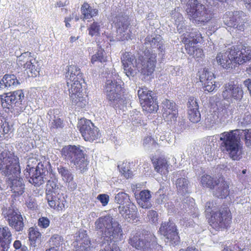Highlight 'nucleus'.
Returning <instances> with one entry per match:
<instances>
[{"instance_id": "obj_56", "label": "nucleus", "mask_w": 251, "mask_h": 251, "mask_svg": "<svg viewBox=\"0 0 251 251\" xmlns=\"http://www.w3.org/2000/svg\"><path fill=\"white\" fill-rule=\"evenodd\" d=\"M13 126H0V137L1 140L3 138H8V136H5L6 134H9V132H12L11 127Z\"/></svg>"}, {"instance_id": "obj_13", "label": "nucleus", "mask_w": 251, "mask_h": 251, "mask_svg": "<svg viewBox=\"0 0 251 251\" xmlns=\"http://www.w3.org/2000/svg\"><path fill=\"white\" fill-rule=\"evenodd\" d=\"M224 23L229 27L233 28L239 33L245 29L246 20L245 14L242 11L226 12L223 17Z\"/></svg>"}, {"instance_id": "obj_64", "label": "nucleus", "mask_w": 251, "mask_h": 251, "mask_svg": "<svg viewBox=\"0 0 251 251\" xmlns=\"http://www.w3.org/2000/svg\"><path fill=\"white\" fill-rule=\"evenodd\" d=\"M195 53L194 54L193 57L196 58H202L203 56V50L201 49L197 48Z\"/></svg>"}, {"instance_id": "obj_25", "label": "nucleus", "mask_w": 251, "mask_h": 251, "mask_svg": "<svg viewBox=\"0 0 251 251\" xmlns=\"http://www.w3.org/2000/svg\"><path fill=\"white\" fill-rule=\"evenodd\" d=\"M188 114L189 120L193 124L200 121L201 114L199 111L198 102L196 99L190 97L187 103Z\"/></svg>"}, {"instance_id": "obj_52", "label": "nucleus", "mask_w": 251, "mask_h": 251, "mask_svg": "<svg viewBox=\"0 0 251 251\" xmlns=\"http://www.w3.org/2000/svg\"><path fill=\"white\" fill-rule=\"evenodd\" d=\"M120 171L122 176L126 179L132 178L133 176L132 172L128 169V167L126 165L122 166Z\"/></svg>"}, {"instance_id": "obj_18", "label": "nucleus", "mask_w": 251, "mask_h": 251, "mask_svg": "<svg viewBox=\"0 0 251 251\" xmlns=\"http://www.w3.org/2000/svg\"><path fill=\"white\" fill-rule=\"evenodd\" d=\"M231 55L233 56L234 63L243 64L251 60V47L245 45L231 47Z\"/></svg>"}, {"instance_id": "obj_62", "label": "nucleus", "mask_w": 251, "mask_h": 251, "mask_svg": "<svg viewBox=\"0 0 251 251\" xmlns=\"http://www.w3.org/2000/svg\"><path fill=\"white\" fill-rule=\"evenodd\" d=\"M90 125H94L92 124L90 120H87L85 118L80 119L78 122L77 126H90Z\"/></svg>"}, {"instance_id": "obj_60", "label": "nucleus", "mask_w": 251, "mask_h": 251, "mask_svg": "<svg viewBox=\"0 0 251 251\" xmlns=\"http://www.w3.org/2000/svg\"><path fill=\"white\" fill-rule=\"evenodd\" d=\"M27 207L31 210H35L37 208L36 201L34 199H29L25 203Z\"/></svg>"}, {"instance_id": "obj_5", "label": "nucleus", "mask_w": 251, "mask_h": 251, "mask_svg": "<svg viewBox=\"0 0 251 251\" xmlns=\"http://www.w3.org/2000/svg\"><path fill=\"white\" fill-rule=\"evenodd\" d=\"M122 83L117 74L112 73L108 76L105 83L104 93L111 106L125 111L130 105V102L129 100L122 97Z\"/></svg>"}, {"instance_id": "obj_51", "label": "nucleus", "mask_w": 251, "mask_h": 251, "mask_svg": "<svg viewBox=\"0 0 251 251\" xmlns=\"http://www.w3.org/2000/svg\"><path fill=\"white\" fill-rule=\"evenodd\" d=\"M141 114L139 112H135L132 115H130L129 120L131 122L132 126H136L138 124H140L141 126L142 125H146L144 123H141V120L140 118Z\"/></svg>"}, {"instance_id": "obj_41", "label": "nucleus", "mask_w": 251, "mask_h": 251, "mask_svg": "<svg viewBox=\"0 0 251 251\" xmlns=\"http://www.w3.org/2000/svg\"><path fill=\"white\" fill-rule=\"evenodd\" d=\"M59 174L62 176L63 179L67 182H70L73 180V176L72 173L66 168L60 166L57 168Z\"/></svg>"}, {"instance_id": "obj_29", "label": "nucleus", "mask_w": 251, "mask_h": 251, "mask_svg": "<svg viewBox=\"0 0 251 251\" xmlns=\"http://www.w3.org/2000/svg\"><path fill=\"white\" fill-rule=\"evenodd\" d=\"M154 170L161 175H166L169 173V166L166 159L162 156L156 157L153 156L151 158Z\"/></svg>"}, {"instance_id": "obj_17", "label": "nucleus", "mask_w": 251, "mask_h": 251, "mask_svg": "<svg viewBox=\"0 0 251 251\" xmlns=\"http://www.w3.org/2000/svg\"><path fill=\"white\" fill-rule=\"evenodd\" d=\"M172 245H176L180 241L177 227L175 224L169 222L162 223L159 231Z\"/></svg>"}, {"instance_id": "obj_32", "label": "nucleus", "mask_w": 251, "mask_h": 251, "mask_svg": "<svg viewBox=\"0 0 251 251\" xmlns=\"http://www.w3.org/2000/svg\"><path fill=\"white\" fill-rule=\"evenodd\" d=\"M151 194L148 190H142L138 195H136V199L139 205L143 208H149L151 204L150 202Z\"/></svg>"}, {"instance_id": "obj_49", "label": "nucleus", "mask_w": 251, "mask_h": 251, "mask_svg": "<svg viewBox=\"0 0 251 251\" xmlns=\"http://www.w3.org/2000/svg\"><path fill=\"white\" fill-rule=\"evenodd\" d=\"M204 88V91L209 92H212L216 90L218 86V84H216L215 81L213 80L206 81V82H201Z\"/></svg>"}, {"instance_id": "obj_31", "label": "nucleus", "mask_w": 251, "mask_h": 251, "mask_svg": "<svg viewBox=\"0 0 251 251\" xmlns=\"http://www.w3.org/2000/svg\"><path fill=\"white\" fill-rule=\"evenodd\" d=\"M19 84L20 82L15 75L5 74L0 80V90L14 88Z\"/></svg>"}, {"instance_id": "obj_43", "label": "nucleus", "mask_w": 251, "mask_h": 251, "mask_svg": "<svg viewBox=\"0 0 251 251\" xmlns=\"http://www.w3.org/2000/svg\"><path fill=\"white\" fill-rule=\"evenodd\" d=\"M104 50H99L98 52L92 56L91 63L94 65H97L98 63H103L106 61V57L104 55Z\"/></svg>"}, {"instance_id": "obj_42", "label": "nucleus", "mask_w": 251, "mask_h": 251, "mask_svg": "<svg viewBox=\"0 0 251 251\" xmlns=\"http://www.w3.org/2000/svg\"><path fill=\"white\" fill-rule=\"evenodd\" d=\"M102 26V23L101 22H94L88 29L89 34L91 36H99Z\"/></svg>"}, {"instance_id": "obj_48", "label": "nucleus", "mask_w": 251, "mask_h": 251, "mask_svg": "<svg viewBox=\"0 0 251 251\" xmlns=\"http://www.w3.org/2000/svg\"><path fill=\"white\" fill-rule=\"evenodd\" d=\"M183 41L185 43V47L187 53L190 56H193L195 53V51L197 49L196 47L195 46V44L192 42L188 41L187 39H183Z\"/></svg>"}, {"instance_id": "obj_2", "label": "nucleus", "mask_w": 251, "mask_h": 251, "mask_svg": "<svg viewBox=\"0 0 251 251\" xmlns=\"http://www.w3.org/2000/svg\"><path fill=\"white\" fill-rule=\"evenodd\" d=\"M242 136L245 137V143L246 146L251 149V129H236L230 132H224L221 134V151L223 152L228 153L233 160H239L242 154V149L239 141Z\"/></svg>"}, {"instance_id": "obj_21", "label": "nucleus", "mask_w": 251, "mask_h": 251, "mask_svg": "<svg viewBox=\"0 0 251 251\" xmlns=\"http://www.w3.org/2000/svg\"><path fill=\"white\" fill-rule=\"evenodd\" d=\"M48 203L51 208L58 211H62L65 209L67 201L63 194L59 193L46 196Z\"/></svg>"}, {"instance_id": "obj_35", "label": "nucleus", "mask_w": 251, "mask_h": 251, "mask_svg": "<svg viewBox=\"0 0 251 251\" xmlns=\"http://www.w3.org/2000/svg\"><path fill=\"white\" fill-rule=\"evenodd\" d=\"M28 237L30 245L35 247L41 242L42 234L37 228L31 227L28 230Z\"/></svg>"}, {"instance_id": "obj_19", "label": "nucleus", "mask_w": 251, "mask_h": 251, "mask_svg": "<svg viewBox=\"0 0 251 251\" xmlns=\"http://www.w3.org/2000/svg\"><path fill=\"white\" fill-rule=\"evenodd\" d=\"M163 117L167 125H175L176 122L178 110L176 104L172 100L165 99L162 102Z\"/></svg>"}, {"instance_id": "obj_38", "label": "nucleus", "mask_w": 251, "mask_h": 251, "mask_svg": "<svg viewBox=\"0 0 251 251\" xmlns=\"http://www.w3.org/2000/svg\"><path fill=\"white\" fill-rule=\"evenodd\" d=\"M81 12L84 16V19H90L97 15L98 10L90 6L87 3H84L81 7Z\"/></svg>"}, {"instance_id": "obj_61", "label": "nucleus", "mask_w": 251, "mask_h": 251, "mask_svg": "<svg viewBox=\"0 0 251 251\" xmlns=\"http://www.w3.org/2000/svg\"><path fill=\"white\" fill-rule=\"evenodd\" d=\"M222 251H243L238 246L234 245L232 247L231 246H226Z\"/></svg>"}, {"instance_id": "obj_6", "label": "nucleus", "mask_w": 251, "mask_h": 251, "mask_svg": "<svg viewBox=\"0 0 251 251\" xmlns=\"http://www.w3.org/2000/svg\"><path fill=\"white\" fill-rule=\"evenodd\" d=\"M222 96V100L217 96L213 97L212 100L216 106L218 117L226 118L229 111V102L240 100L243 96V91L240 85L230 82L224 85Z\"/></svg>"}, {"instance_id": "obj_23", "label": "nucleus", "mask_w": 251, "mask_h": 251, "mask_svg": "<svg viewBox=\"0 0 251 251\" xmlns=\"http://www.w3.org/2000/svg\"><path fill=\"white\" fill-rule=\"evenodd\" d=\"M75 245V251H90L91 242L85 230L79 231L76 234Z\"/></svg>"}, {"instance_id": "obj_58", "label": "nucleus", "mask_w": 251, "mask_h": 251, "mask_svg": "<svg viewBox=\"0 0 251 251\" xmlns=\"http://www.w3.org/2000/svg\"><path fill=\"white\" fill-rule=\"evenodd\" d=\"M13 247L15 251H27V247L25 246H22L21 241L20 240H15L13 243Z\"/></svg>"}, {"instance_id": "obj_46", "label": "nucleus", "mask_w": 251, "mask_h": 251, "mask_svg": "<svg viewBox=\"0 0 251 251\" xmlns=\"http://www.w3.org/2000/svg\"><path fill=\"white\" fill-rule=\"evenodd\" d=\"M32 58L31 57V53L27 51L22 53L17 58V63L19 66L25 68L26 63H28Z\"/></svg>"}, {"instance_id": "obj_26", "label": "nucleus", "mask_w": 251, "mask_h": 251, "mask_svg": "<svg viewBox=\"0 0 251 251\" xmlns=\"http://www.w3.org/2000/svg\"><path fill=\"white\" fill-rule=\"evenodd\" d=\"M12 240V234L7 226H0V251H8Z\"/></svg>"}, {"instance_id": "obj_14", "label": "nucleus", "mask_w": 251, "mask_h": 251, "mask_svg": "<svg viewBox=\"0 0 251 251\" xmlns=\"http://www.w3.org/2000/svg\"><path fill=\"white\" fill-rule=\"evenodd\" d=\"M2 216L7 221L9 226L16 231H22L24 229V219L17 209L12 206L2 208Z\"/></svg>"}, {"instance_id": "obj_44", "label": "nucleus", "mask_w": 251, "mask_h": 251, "mask_svg": "<svg viewBox=\"0 0 251 251\" xmlns=\"http://www.w3.org/2000/svg\"><path fill=\"white\" fill-rule=\"evenodd\" d=\"M188 37H184L183 39H187L188 41L194 43L196 44L198 43H200L202 41V37L201 33L198 30H194L191 32L189 35Z\"/></svg>"}, {"instance_id": "obj_30", "label": "nucleus", "mask_w": 251, "mask_h": 251, "mask_svg": "<svg viewBox=\"0 0 251 251\" xmlns=\"http://www.w3.org/2000/svg\"><path fill=\"white\" fill-rule=\"evenodd\" d=\"M18 176H11L14 178L9 177L8 179V181H10L11 183V191L16 197L22 195L25 192V184L23 179L18 177Z\"/></svg>"}, {"instance_id": "obj_4", "label": "nucleus", "mask_w": 251, "mask_h": 251, "mask_svg": "<svg viewBox=\"0 0 251 251\" xmlns=\"http://www.w3.org/2000/svg\"><path fill=\"white\" fill-rule=\"evenodd\" d=\"M67 86L72 104L77 107L83 108L87 103L82 96L81 82L83 81L80 69L75 65L68 67L66 74Z\"/></svg>"}, {"instance_id": "obj_36", "label": "nucleus", "mask_w": 251, "mask_h": 251, "mask_svg": "<svg viewBox=\"0 0 251 251\" xmlns=\"http://www.w3.org/2000/svg\"><path fill=\"white\" fill-rule=\"evenodd\" d=\"M25 70L29 76L36 77L39 74L40 66L39 63L35 58H32L28 63H26Z\"/></svg>"}, {"instance_id": "obj_39", "label": "nucleus", "mask_w": 251, "mask_h": 251, "mask_svg": "<svg viewBox=\"0 0 251 251\" xmlns=\"http://www.w3.org/2000/svg\"><path fill=\"white\" fill-rule=\"evenodd\" d=\"M49 243L50 246V248L59 249V247L64 244V239L60 235L53 234L49 239Z\"/></svg>"}, {"instance_id": "obj_11", "label": "nucleus", "mask_w": 251, "mask_h": 251, "mask_svg": "<svg viewBox=\"0 0 251 251\" xmlns=\"http://www.w3.org/2000/svg\"><path fill=\"white\" fill-rule=\"evenodd\" d=\"M19 158L10 151L4 150L0 153V172L7 176L19 175L21 172Z\"/></svg>"}, {"instance_id": "obj_8", "label": "nucleus", "mask_w": 251, "mask_h": 251, "mask_svg": "<svg viewBox=\"0 0 251 251\" xmlns=\"http://www.w3.org/2000/svg\"><path fill=\"white\" fill-rule=\"evenodd\" d=\"M61 154L63 159L73 164L76 169L81 172L87 170L89 161L85 158L83 151L79 147L75 145L64 146L61 150Z\"/></svg>"}, {"instance_id": "obj_45", "label": "nucleus", "mask_w": 251, "mask_h": 251, "mask_svg": "<svg viewBox=\"0 0 251 251\" xmlns=\"http://www.w3.org/2000/svg\"><path fill=\"white\" fill-rule=\"evenodd\" d=\"M176 19L175 20V24L179 33H182L186 29L185 21L182 16L179 13L176 14Z\"/></svg>"}, {"instance_id": "obj_47", "label": "nucleus", "mask_w": 251, "mask_h": 251, "mask_svg": "<svg viewBox=\"0 0 251 251\" xmlns=\"http://www.w3.org/2000/svg\"><path fill=\"white\" fill-rule=\"evenodd\" d=\"M214 78V74L210 71L208 68H204L202 73L200 75V79L201 82L212 80Z\"/></svg>"}, {"instance_id": "obj_40", "label": "nucleus", "mask_w": 251, "mask_h": 251, "mask_svg": "<svg viewBox=\"0 0 251 251\" xmlns=\"http://www.w3.org/2000/svg\"><path fill=\"white\" fill-rule=\"evenodd\" d=\"M188 184L189 181L185 178H179L176 182L177 191L182 193L187 192Z\"/></svg>"}, {"instance_id": "obj_37", "label": "nucleus", "mask_w": 251, "mask_h": 251, "mask_svg": "<svg viewBox=\"0 0 251 251\" xmlns=\"http://www.w3.org/2000/svg\"><path fill=\"white\" fill-rule=\"evenodd\" d=\"M219 179H214L210 175H204L201 177V183L203 187L213 189L216 186L219 184Z\"/></svg>"}, {"instance_id": "obj_20", "label": "nucleus", "mask_w": 251, "mask_h": 251, "mask_svg": "<svg viewBox=\"0 0 251 251\" xmlns=\"http://www.w3.org/2000/svg\"><path fill=\"white\" fill-rule=\"evenodd\" d=\"M115 221L112 217L107 214L105 216L99 217L95 222V228L96 230L100 231L102 235L105 237L106 235H110V230L112 229V226Z\"/></svg>"}, {"instance_id": "obj_59", "label": "nucleus", "mask_w": 251, "mask_h": 251, "mask_svg": "<svg viewBox=\"0 0 251 251\" xmlns=\"http://www.w3.org/2000/svg\"><path fill=\"white\" fill-rule=\"evenodd\" d=\"M97 198L100 201L103 206L106 205L109 200V196L107 194H100Z\"/></svg>"}, {"instance_id": "obj_33", "label": "nucleus", "mask_w": 251, "mask_h": 251, "mask_svg": "<svg viewBox=\"0 0 251 251\" xmlns=\"http://www.w3.org/2000/svg\"><path fill=\"white\" fill-rule=\"evenodd\" d=\"M110 235H106L105 237L113 240L115 242L121 241L123 239L124 233L121 226L115 222L110 230Z\"/></svg>"}, {"instance_id": "obj_27", "label": "nucleus", "mask_w": 251, "mask_h": 251, "mask_svg": "<svg viewBox=\"0 0 251 251\" xmlns=\"http://www.w3.org/2000/svg\"><path fill=\"white\" fill-rule=\"evenodd\" d=\"M79 131L86 141L92 142L101 136V133L97 126H79Z\"/></svg>"}, {"instance_id": "obj_63", "label": "nucleus", "mask_w": 251, "mask_h": 251, "mask_svg": "<svg viewBox=\"0 0 251 251\" xmlns=\"http://www.w3.org/2000/svg\"><path fill=\"white\" fill-rule=\"evenodd\" d=\"M100 251H121L119 247L116 245H113L111 247L108 246L103 249L100 250Z\"/></svg>"}, {"instance_id": "obj_54", "label": "nucleus", "mask_w": 251, "mask_h": 251, "mask_svg": "<svg viewBox=\"0 0 251 251\" xmlns=\"http://www.w3.org/2000/svg\"><path fill=\"white\" fill-rule=\"evenodd\" d=\"M41 117L37 115H32L27 120L28 124L32 125V126H39L41 125Z\"/></svg>"}, {"instance_id": "obj_24", "label": "nucleus", "mask_w": 251, "mask_h": 251, "mask_svg": "<svg viewBox=\"0 0 251 251\" xmlns=\"http://www.w3.org/2000/svg\"><path fill=\"white\" fill-rule=\"evenodd\" d=\"M231 47L228 48L226 51L220 52L217 55V63L223 68L228 69L232 68L234 63L233 56L231 55Z\"/></svg>"}, {"instance_id": "obj_15", "label": "nucleus", "mask_w": 251, "mask_h": 251, "mask_svg": "<svg viewBox=\"0 0 251 251\" xmlns=\"http://www.w3.org/2000/svg\"><path fill=\"white\" fill-rule=\"evenodd\" d=\"M138 95L144 111L150 113L157 111L158 106L153 92L146 88H142L138 91Z\"/></svg>"}, {"instance_id": "obj_50", "label": "nucleus", "mask_w": 251, "mask_h": 251, "mask_svg": "<svg viewBox=\"0 0 251 251\" xmlns=\"http://www.w3.org/2000/svg\"><path fill=\"white\" fill-rule=\"evenodd\" d=\"M238 120V125H240V126L251 125V115L248 112L246 113L243 116H241Z\"/></svg>"}, {"instance_id": "obj_22", "label": "nucleus", "mask_w": 251, "mask_h": 251, "mask_svg": "<svg viewBox=\"0 0 251 251\" xmlns=\"http://www.w3.org/2000/svg\"><path fill=\"white\" fill-rule=\"evenodd\" d=\"M129 22L124 18L118 19L115 23L117 40L124 41L131 38V31L129 28Z\"/></svg>"}, {"instance_id": "obj_12", "label": "nucleus", "mask_w": 251, "mask_h": 251, "mask_svg": "<svg viewBox=\"0 0 251 251\" xmlns=\"http://www.w3.org/2000/svg\"><path fill=\"white\" fill-rule=\"evenodd\" d=\"M0 97L2 106L8 109L14 115H18L23 111L22 102L24 94L22 90L7 93Z\"/></svg>"}, {"instance_id": "obj_16", "label": "nucleus", "mask_w": 251, "mask_h": 251, "mask_svg": "<svg viewBox=\"0 0 251 251\" xmlns=\"http://www.w3.org/2000/svg\"><path fill=\"white\" fill-rule=\"evenodd\" d=\"M115 200L120 204L119 206L120 213L125 218L127 219L133 217L136 210V207L131 201L127 194L123 192H119L116 195Z\"/></svg>"}, {"instance_id": "obj_1", "label": "nucleus", "mask_w": 251, "mask_h": 251, "mask_svg": "<svg viewBox=\"0 0 251 251\" xmlns=\"http://www.w3.org/2000/svg\"><path fill=\"white\" fill-rule=\"evenodd\" d=\"M146 49L143 54L139 56L137 62L135 56L130 52H126L121 57L123 69L128 77L133 76L137 70L142 74L151 75L154 71L156 63V53L164 55L165 45L162 37L160 35L147 36L145 42Z\"/></svg>"}, {"instance_id": "obj_10", "label": "nucleus", "mask_w": 251, "mask_h": 251, "mask_svg": "<svg viewBox=\"0 0 251 251\" xmlns=\"http://www.w3.org/2000/svg\"><path fill=\"white\" fill-rule=\"evenodd\" d=\"M51 166L50 161L45 158L39 162L36 168L26 166L25 175L29 178V182L35 186H40L44 183L47 174L50 172Z\"/></svg>"}, {"instance_id": "obj_55", "label": "nucleus", "mask_w": 251, "mask_h": 251, "mask_svg": "<svg viewBox=\"0 0 251 251\" xmlns=\"http://www.w3.org/2000/svg\"><path fill=\"white\" fill-rule=\"evenodd\" d=\"M148 218L150 221L152 223H156L158 220V214L157 212L153 210H149L147 214Z\"/></svg>"}, {"instance_id": "obj_7", "label": "nucleus", "mask_w": 251, "mask_h": 251, "mask_svg": "<svg viewBox=\"0 0 251 251\" xmlns=\"http://www.w3.org/2000/svg\"><path fill=\"white\" fill-rule=\"evenodd\" d=\"M128 243L132 248L140 251H149L156 248L158 245L157 238L153 234L141 229L131 232Z\"/></svg>"}, {"instance_id": "obj_53", "label": "nucleus", "mask_w": 251, "mask_h": 251, "mask_svg": "<svg viewBox=\"0 0 251 251\" xmlns=\"http://www.w3.org/2000/svg\"><path fill=\"white\" fill-rule=\"evenodd\" d=\"M38 226L41 228H47L50 225V220L46 217H41L38 220Z\"/></svg>"}, {"instance_id": "obj_28", "label": "nucleus", "mask_w": 251, "mask_h": 251, "mask_svg": "<svg viewBox=\"0 0 251 251\" xmlns=\"http://www.w3.org/2000/svg\"><path fill=\"white\" fill-rule=\"evenodd\" d=\"M50 173V179L47 181L46 186V196L55 194L59 193L61 185L58 182V178L55 174L51 171Z\"/></svg>"}, {"instance_id": "obj_57", "label": "nucleus", "mask_w": 251, "mask_h": 251, "mask_svg": "<svg viewBox=\"0 0 251 251\" xmlns=\"http://www.w3.org/2000/svg\"><path fill=\"white\" fill-rule=\"evenodd\" d=\"M50 124L51 126H61L62 124V120L59 118L58 116H53L52 117L50 116Z\"/></svg>"}, {"instance_id": "obj_9", "label": "nucleus", "mask_w": 251, "mask_h": 251, "mask_svg": "<svg viewBox=\"0 0 251 251\" xmlns=\"http://www.w3.org/2000/svg\"><path fill=\"white\" fill-rule=\"evenodd\" d=\"M188 17L194 24L203 25L208 22L212 17V12L198 0H190L186 8Z\"/></svg>"}, {"instance_id": "obj_3", "label": "nucleus", "mask_w": 251, "mask_h": 251, "mask_svg": "<svg viewBox=\"0 0 251 251\" xmlns=\"http://www.w3.org/2000/svg\"><path fill=\"white\" fill-rule=\"evenodd\" d=\"M205 214L210 226L216 230L227 229L232 223V214L227 205L218 206L214 201L206 202Z\"/></svg>"}, {"instance_id": "obj_34", "label": "nucleus", "mask_w": 251, "mask_h": 251, "mask_svg": "<svg viewBox=\"0 0 251 251\" xmlns=\"http://www.w3.org/2000/svg\"><path fill=\"white\" fill-rule=\"evenodd\" d=\"M218 187L213 191L214 196L219 199H225L229 194V184L225 180L220 181Z\"/></svg>"}]
</instances>
